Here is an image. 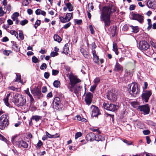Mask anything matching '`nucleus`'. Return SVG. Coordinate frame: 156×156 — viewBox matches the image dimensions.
Returning <instances> with one entry per match:
<instances>
[{
    "mask_svg": "<svg viewBox=\"0 0 156 156\" xmlns=\"http://www.w3.org/2000/svg\"><path fill=\"white\" fill-rule=\"evenodd\" d=\"M97 86H96V85L94 84V86H91L90 89V90L91 92H93L95 90Z\"/></svg>",
    "mask_w": 156,
    "mask_h": 156,
    "instance_id": "052dcab7",
    "label": "nucleus"
},
{
    "mask_svg": "<svg viewBox=\"0 0 156 156\" xmlns=\"http://www.w3.org/2000/svg\"><path fill=\"white\" fill-rule=\"evenodd\" d=\"M69 84L71 85V86L69 88V91L73 92L74 91L73 88H74L75 85L77 83L80 82L81 80L75 76L71 75H69Z\"/></svg>",
    "mask_w": 156,
    "mask_h": 156,
    "instance_id": "20e7f679",
    "label": "nucleus"
},
{
    "mask_svg": "<svg viewBox=\"0 0 156 156\" xmlns=\"http://www.w3.org/2000/svg\"><path fill=\"white\" fill-rule=\"evenodd\" d=\"M124 142L126 143L128 145H130L132 144V142H131L130 141H128L126 140H124Z\"/></svg>",
    "mask_w": 156,
    "mask_h": 156,
    "instance_id": "774afa93",
    "label": "nucleus"
},
{
    "mask_svg": "<svg viewBox=\"0 0 156 156\" xmlns=\"http://www.w3.org/2000/svg\"><path fill=\"white\" fill-rule=\"evenodd\" d=\"M16 75V80H14V82H21V76L20 74L18 73H15Z\"/></svg>",
    "mask_w": 156,
    "mask_h": 156,
    "instance_id": "c756f323",
    "label": "nucleus"
},
{
    "mask_svg": "<svg viewBox=\"0 0 156 156\" xmlns=\"http://www.w3.org/2000/svg\"><path fill=\"white\" fill-rule=\"evenodd\" d=\"M149 44L145 41H140L139 44V48L141 50H146L149 48Z\"/></svg>",
    "mask_w": 156,
    "mask_h": 156,
    "instance_id": "1a4fd4ad",
    "label": "nucleus"
},
{
    "mask_svg": "<svg viewBox=\"0 0 156 156\" xmlns=\"http://www.w3.org/2000/svg\"><path fill=\"white\" fill-rule=\"evenodd\" d=\"M95 134L93 133H90L87 135L86 138L87 141H90L95 140Z\"/></svg>",
    "mask_w": 156,
    "mask_h": 156,
    "instance_id": "a211bd4d",
    "label": "nucleus"
},
{
    "mask_svg": "<svg viewBox=\"0 0 156 156\" xmlns=\"http://www.w3.org/2000/svg\"><path fill=\"white\" fill-rule=\"evenodd\" d=\"M128 29V26L127 24H126L123 26L122 30L123 31H126Z\"/></svg>",
    "mask_w": 156,
    "mask_h": 156,
    "instance_id": "864d4df0",
    "label": "nucleus"
},
{
    "mask_svg": "<svg viewBox=\"0 0 156 156\" xmlns=\"http://www.w3.org/2000/svg\"><path fill=\"white\" fill-rule=\"evenodd\" d=\"M19 35L20 38L21 40H23L24 39V37L23 33L22 32H20L19 33Z\"/></svg>",
    "mask_w": 156,
    "mask_h": 156,
    "instance_id": "bf43d9fd",
    "label": "nucleus"
},
{
    "mask_svg": "<svg viewBox=\"0 0 156 156\" xmlns=\"http://www.w3.org/2000/svg\"><path fill=\"white\" fill-rule=\"evenodd\" d=\"M33 120H35L36 122H38L39 120L41 119V117L39 115L33 116L32 117Z\"/></svg>",
    "mask_w": 156,
    "mask_h": 156,
    "instance_id": "7c9ffc66",
    "label": "nucleus"
},
{
    "mask_svg": "<svg viewBox=\"0 0 156 156\" xmlns=\"http://www.w3.org/2000/svg\"><path fill=\"white\" fill-rule=\"evenodd\" d=\"M73 13H68L66 14L65 17H66L67 19L69 21L70 20L73 18Z\"/></svg>",
    "mask_w": 156,
    "mask_h": 156,
    "instance_id": "c85d7f7f",
    "label": "nucleus"
},
{
    "mask_svg": "<svg viewBox=\"0 0 156 156\" xmlns=\"http://www.w3.org/2000/svg\"><path fill=\"white\" fill-rule=\"evenodd\" d=\"M59 19L60 21L62 23H66L69 21L66 17H64L62 16H60L59 17Z\"/></svg>",
    "mask_w": 156,
    "mask_h": 156,
    "instance_id": "2f4dec72",
    "label": "nucleus"
},
{
    "mask_svg": "<svg viewBox=\"0 0 156 156\" xmlns=\"http://www.w3.org/2000/svg\"><path fill=\"white\" fill-rule=\"evenodd\" d=\"M146 5L149 8L154 9L156 7V2L155 0H148L147 2Z\"/></svg>",
    "mask_w": 156,
    "mask_h": 156,
    "instance_id": "2eb2a0df",
    "label": "nucleus"
},
{
    "mask_svg": "<svg viewBox=\"0 0 156 156\" xmlns=\"http://www.w3.org/2000/svg\"><path fill=\"white\" fill-rule=\"evenodd\" d=\"M4 101L5 105L7 106H9V104L8 102V99L7 98H5L4 99Z\"/></svg>",
    "mask_w": 156,
    "mask_h": 156,
    "instance_id": "4d7b16f0",
    "label": "nucleus"
},
{
    "mask_svg": "<svg viewBox=\"0 0 156 156\" xmlns=\"http://www.w3.org/2000/svg\"><path fill=\"white\" fill-rule=\"evenodd\" d=\"M53 38L55 41L60 42L62 41L61 38L57 34H55L54 37Z\"/></svg>",
    "mask_w": 156,
    "mask_h": 156,
    "instance_id": "bb28decb",
    "label": "nucleus"
},
{
    "mask_svg": "<svg viewBox=\"0 0 156 156\" xmlns=\"http://www.w3.org/2000/svg\"><path fill=\"white\" fill-rule=\"evenodd\" d=\"M59 72L58 70L53 69L52 70V75L54 76H56L58 73Z\"/></svg>",
    "mask_w": 156,
    "mask_h": 156,
    "instance_id": "3c124183",
    "label": "nucleus"
},
{
    "mask_svg": "<svg viewBox=\"0 0 156 156\" xmlns=\"http://www.w3.org/2000/svg\"><path fill=\"white\" fill-rule=\"evenodd\" d=\"M95 140L98 141H102L104 140V137L99 133L96 135H95Z\"/></svg>",
    "mask_w": 156,
    "mask_h": 156,
    "instance_id": "4be33fe9",
    "label": "nucleus"
},
{
    "mask_svg": "<svg viewBox=\"0 0 156 156\" xmlns=\"http://www.w3.org/2000/svg\"><path fill=\"white\" fill-rule=\"evenodd\" d=\"M45 133L48 138H52L56 137H55V135H51L47 131Z\"/></svg>",
    "mask_w": 156,
    "mask_h": 156,
    "instance_id": "a18cd8bd",
    "label": "nucleus"
},
{
    "mask_svg": "<svg viewBox=\"0 0 156 156\" xmlns=\"http://www.w3.org/2000/svg\"><path fill=\"white\" fill-rule=\"evenodd\" d=\"M151 44L152 46L155 49H156V43H155L153 41H151Z\"/></svg>",
    "mask_w": 156,
    "mask_h": 156,
    "instance_id": "69168bd1",
    "label": "nucleus"
},
{
    "mask_svg": "<svg viewBox=\"0 0 156 156\" xmlns=\"http://www.w3.org/2000/svg\"><path fill=\"white\" fill-rule=\"evenodd\" d=\"M11 52L10 51L4 50L3 51V54L6 55H9V53Z\"/></svg>",
    "mask_w": 156,
    "mask_h": 156,
    "instance_id": "0e129e2a",
    "label": "nucleus"
},
{
    "mask_svg": "<svg viewBox=\"0 0 156 156\" xmlns=\"http://www.w3.org/2000/svg\"><path fill=\"white\" fill-rule=\"evenodd\" d=\"M16 144L20 148H27L28 147V144L25 141L23 140L16 141Z\"/></svg>",
    "mask_w": 156,
    "mask_h": 156,
    "instance_id": "dca6fc26",
    "label": "nucleus"
},
{
    "mask_svg": "<svg viewBox=\"0 0 156 156\" xmlns=\"http://www.w3.org/2000/svg\"><path fill=\"white\" fill-rule=\"evenodd\" d=\"M50 76V74L49 73L47 72H46L44 73V77L46 79H48Z\"/></svg>",
    "mask_w": 156,
    "mask_h": 156,
    "instance_id": "e2e57ef3",
    "label": "nucleus"
},
{
    "mask_svg": "<svg viewBox=\"0 0 156 156\" xmlns=\"http://www.w3.org/2000/svg\"><path fill=\"white\" fill-rule=\"evenodd\" d=\"M123 68L122 66L118 62H116L114 70L116 71H119L122 70Z\"/></svg>",
    "mask_w": 156,
    "mask_h": 156,
    "instance_id": "aec40b11",
    "label": "nucleus"
},
{
    "mask_svg": "<svg viewBox=\"0 0 156 156\" xmlns=\"http://www.w3.org/2000/svg\"><path fill=\"white\" fill-rule=\"evenodd\" d=\"M31 91L33 95L38 99H40L42 94L41 89L38 87L34 88L31 90Z\"/></svg>",
    "mask_w": 156,
    "mask_h": 156,
    "instance_id": "0eeeda50",
    "label": "nucleus"
},
{
    "mask_svg": "<svg viewBox=\"0 0 156 156\" xmlns=\"http://www.w3.org/2000/svg\"><path fill=\"white\" fill-rule=\"evenodd\" d=\"M71 24V23L70 22H69L64 25L63 28L66 29L69 27Z\"/></svg>",
    "mask_w": 156,
    "mask_h": 156,
    "instance_id": "13d9d810",
    "label": "nucleus"
},
{
    "mask_svg": "<svg viewBox=\"0 0 156 156\" xmlns=\"http://www.w3.org/2000/svg\"><path fill=\"white\" fill-rule=\"evenodd\" d=\"M100 79L99 77H97L95 78L94 80L95 85H96L97 86L98 84L100 82Z\"/></svg>",
    "mask_w": 156,
    "mask_h": 156,
    "instance_id": "c03bdc74",
    "label": "nucleus"
},
{
    "mask_svg": "<svg viewBox=\"0 0 156 156\" xmlns=\"http://www.w3.org/2000/svg\"><path fill=\"white\" fill-rule=\"evenodd\" d=\"M117 9V7L112 4L103 7L100 18L101 21L104 22L105 27H108L110 25V15L112 12H115Z\"/></svg>",
    "mask_w": 156,
    "mask_h": 156,
    "instance_id": "f257e3e1",
    "label": "nucleus"
},
{
    "mask_svg": "<svg viewBox=\"0 0 156 156\" xmlns=\"http://www.w3.org/2000/svg\"><path fill=\"white\" fill-rule=\"evenodd\" d=\"M19 102L17 103L16 105L18 106H22L25 105L26 102V99L22 95Z\"/></svg>",
    "mask_w": 156,
    "mask_h": 156,
    "instance_id": "f3484780",
    "label": "nucleus"
},
{
    "mask_svg": "<svg viewBox=\"0 0 156 156\" xmlns=\"http://www.w3.org/2000/svg\"><path fill=\"white\" fill-rule=\"evenodd\" d=\"M32 62L34 63L38 62L39 61V60L34 56L32 57Z\"/></svg>",
    "mask_w": 156,
    "mask_h": 156,
    "instance_id": "49530a36",
    "label": "nucleus"
},
{
    "mask_svg": "<svg viewBox=\"0 0 156 156\" xmlns=\"http://www.w3.org/2000/svg\"><path fill=\"white\" fill-rule=\"evenodd\" d=\"M41 23V21L40 20H37L34 24V27L35 29H37V27L39 26Z\"/></svg>",
    "mask_w": 156,
    "mask_h": 156,
    "instance_id": "ea45409f",
    "label": "nucleus"
},
{
    "mask_svg": "<svg viewBox=\"0 0 156 156\" xmlns=\"http://www.w3.org/2000/svg\"><path fill=\"white\" fill-rule=\"evenodd\" d=\"M12 48L16 52H18L20 51V48L18 47V46L16 42L14 41L12 42Z\"/></svg>",
    "mask_w": 156,
    "mask_h": 156,
    "instance_id": "5701e85b",
    "label": "nucleus"
},
{
    "mask_svg": "<svg viewBox=\"0 0 156 156\" xmlns=\"http://www.w3.org/2000/svg\"><path fill=\"white\" fill-rule=\"evenodd\" d=\"M128 89L130 94L134 97H136L140 92V90L136 83H134L129 84Z\"/></svg>",
    "mask_w": 156,
    "mask_h": 156,
    "instance_id": "f03ea898",
    "label": "nucleus"
},
{
    "mask_svg": "<svg viewBox=\"0 0 156 156\" xmlns=\"http://www.w3.org/2000/svg\"><path fill=\"white\" fill-rule=\"evenodd\" d=\"M9 117L8 114L2 115L0 117V129H3L9 124Z\"/></svg>",
    "mask_w": 156,
    "mask_h": 156,
    "instance_id": "7ed1b4c3",
    "label": "nucleus"
},
{
    "mask_svg": "<svg viewBox=\"0 0 156 156\" xmlns=\"http://www.w3.org/2000/svg\"><path fill=\"white\" fill-rule=\"evenodd\" d=\"M94 9V7L93 5V3H89L88 4V11H91L92 10Z\"/></svg>",
    "mask_w": 156,
    "mask_h": 156,
    "instance_id": "58836bf2",
    "label": "nucleus"
},
{
    "mask_svg": "<svg viewBox=\"0 0 156 156\" xmlns=\"http://www.w3.org/2000/svg\"><path fill=\"white\" fill-rule=\"evenodd\" d=\"M21 96V94L18 93L16 94L12 99V102L16 105L17 103L19 102V101L20 100V98Z\"/></svg>",
    "mask_w": 156,
    "mask_h": 156,
    "instance_id": "6ab92c4d",
    "label": "nucleus"
},
{
    "mask_svg": "<svg viewBox=\"0 0 156 156\" xmlns=\"http://www.w3.org/2000/svg\"><path fill=\"white\" fill-rule=\"evenodd\" d=\"M94 60L95 63L98 64L99 57L98 56L96 55L93 56Z\"/></svg>",
    "mask_w": 156,
    "mask_h": 156,
    "instance_id": "37998d69",
    "label": "nucleus"
},
{
    "mask_svg": "<svg viewBox=\"0 0 156 156\" xmlns=\"http://www.w3.org/2000/svg\"><path fill=\"white\" fill-rule=\"evenodd\" d=\"M113 50L115 52L116 55H118L119 52L118 51L117 44L116 43H113Z\"/></svg>",
    "mask_w": 156,
    "mask_h": 156,
    "instance_id": "a878e982",
    "label": "nucleus"
},
{
    "mask_svg": "<svg viewBox=\"0 0 156 156\" xmlns=\"http://www.w3.org/2000/svg\"><path fill=\"white\" fill-rule=\"evenodd\" d=\"M76 117H77L78 120L81 121V122H86L87 121L86 119L82 118L80 115H77Z\"/></svg>",
    "mask_w": 156,
    "mask_h": 156,
    "instance_id": "72a5a7b5",
    "label": "nucleus"
},
{
    "mask_svg": "<svg viewBox=\"0 0 156 156\" xmlns=\"http://www.w3.org/2000/svg\"><path fill=\"white\" fill-rule=\"evenodd\" d=\"M152 94V93L151 90H146L143 91L141 95L142 100L146 102H148Z\"/></svg>",
    "mask_w": 156,
    "mask_h": 156,
    "instance_id": "423d86ee",
    "label": "nucleus"
},
{
    "mask_svg": "<svg viewBox=\"0 0 156 156\" xmlns=\"http://www.w3.org/2000/svg\"><path fill=\"white\" fill-rule=\"evenodd\" d=\"M91 108L92 109V116L94 117H97L100 114V110L98 107L94 105H92Z\"/></svg>",
    "mask_w": 156,
    "mask_h": 156,
    "instance_id": "4468645a",
    "label": "nucleus"
},
{
    "mask_svg": "<svg viewBox=\"0 0 156 156\" xmlns=\"http://www.w3.org/2000/svg\"><path fill=\"white\" fill-rule=\"evenodd\" d=\"M136 7V5H131L129 6V10L130 11H132L134 10Z\"/></svg>",
    "mask_w": 156,
    "mask_h": 156,
    "instance_id": "680f3d73",
    "label": "nucleus"
},
{
    "mask_svg": "<svg viewBox=\"0 0 156 156\" xmlns=\"http://www.w3.org/2000/svg\"><path fill=\"white\" fill-rule=\"evenodd\" d=\"M41 10L40 9H37L35 11V13L37 15H39L41 14Z\"/></svg>",
    "mask_w": 156,
    "mask_h": 156,
    "instance_id": "338daca9",
    "label": "nucleus"
},
{
    "mask_svg": "<svg viewBox=\"0 0 156 156\" xmlns=\"http://www.w3.org/2000/svg\"><path fill=\"white\" fill-rule=\"evenodd\" d=\"M58 55V53L56 52L52 51L51 52L50 55L51 57H54Z\"/></svg>",
    "mask_w": 156,
    "mask_h": 156,
    "instance_id": "5fc2aeb1",
    "label": "nucleus"
},
{
    "mask_svg": "<svg viewBox=\"0 0 156 156\" xmlns=\"http://www.w3.org/2000/svg\"><path fill=\"white\" fill-rule=\"evenodd\" d=\"M9 89L12 90L13 91H19L20 90V88H16L13 86H12L9 87Z\"/></svg>",
    "mask_w": 156,
    "mask_h": 156,
    "instance_id": "e433bc0d",
    "label": "nucleus"
},
{
    "mask_svg": "<svg viewBox=\"0 0 156 156\" xmlns=\"http://www.w3.org/2000/svg\"><path fill=\"white\" fill-rule=\"evenodd\" d=\"M130 27L132 28L133 30L132 32L136 33L138 32V28L137 26L133 27L132 26H130Z\"/></svg>",
    "mask_w": 156,
    "mask_h": 156,
    "instance_id": "473e14b6",
    "label": "nucleus"
},
{
    "mask_svg": "<svg viewBox=\"0 0 156 156\" xmlns=\"http://www.w3.org/2000/svg\"><path fill=\"white\" fill-rule=\"evenodd\" d=\"M53 108L56 110H58L61 105V101L60 98L58 97H56L54 98L52 102Z\"/></svg>",
    "mask_w": 156,
    "mask_h": 156,
    "instance_id": "6e6552de",
    "label": "nucleus"
},
{
    "mask_svg": "<svg viewBox=\"0 0 156 156\" xmlns=\"http://www.w3.org/2000/svg\"><path fill=\"white\" fill-rule=\"evenodd\" d=\"M30 0H22V4L24 6H27L30 3Z\"/></svg>",
    "mask_w": 156,
    "mask_h": 156,
    "instance_id": "79ce46f5",
    "label": "nucleus"
},
{
    "mask_svg": "<svg viewBox=\"0 0 156 156\" xmlns=\"http://www.w3.org/2000/svg\"><path fill=\"white\" fill-rule=\"evenodd\" d=\"M6 10L8 13H9L11 11V7L10 5L9 4L8 5L6 8Z\"/></svg>",
    "mask_w": 156,
    "mask_h": 156,
    "instance_id": "603ef678",
    "label": "nucleus"
},
{
    "mask_svg": "<svg viewBox=\"0 0 156 156\" xmlns=\"http://www.w3.org/2000/svg\"><path fill=\"white\" fill-rule=\"evenodd\" d=\"M19 14L18 12H15L12 16V18L14 21L17 19V17L19 16Z\"/></svg>",
    "mask_w": 156,
    "mask_h": 156,
    "instance_id": "cd10ccee",
    "label": "nucleus"
},
{
    "mask_svg": "<svg viewBox=\"0 0 156 156\" xmlns=\"http://www.w3.org/2000/svg\"><path fill=\"white\" fill-rule=\"evenodd\" d=\"M107 96L108 100L112 101H115L117 98V96L113 92V90H111L107 93Z\"/></svg>",
    "mask_w": 156,
    "mask_h": 156,
    "instance_id": "9d476101",
    "label": "nucleus"
},
{
    "mask_svg": "<svg viewBox=\"0 0 156 156\" xmlns=\"http://www.w3.org/2000/svg\"><path fill=\"white\" fill-rule=\"evenodd\" d=\"M69 44L66 43L64 46L63 51L62 53H64L65 54L67 55L68 54L69 51Z\"/></svg>",
    "mask_w": 156,
    "mask_h": 156,
    "instance_id": "412c9836",
    "label": "nucleus"
},
{
    "mask_svg": "<svg viewBox=\"0 0 156 156\" xmlns=\"http://www.w3.org/2000/svg\"><path fill=\"white\" fill-rule=\"evenodd\" d=\"M93 94L90 92H88L86 94L85 98V102L86 104L90 105L91 103Z\"/></svg>",
    "mask_w": 156,
    "mask_h": 156,
    "instance_id": "ddd939ff",
    "label": "nucleus"
},
{
    "mask_svg": "<svg viewBox=\"0 0 156 156\" xmlns=\"http://www.w3.org/2000/svg\"><path fill=\"white\" fill-rule=\"evenodd\" d=\"M138 109L140 111L143 112L144 115L148 114L149 113L150 108L148 104L139 106Z\"/></svg>",
    "mask_w": 156,
    "mask_h": 156,
    "instance_id": "9b49d317",
    "label": "nucleus"
},
{
    "mask_svg": "<svg viewBox=\"0 0 156 156\" xmlns=\"http://www.w3.org/2000/svg\"><path fill=\"white\" fill-rule=\"evenodd\" d=\"M10 33L12 35H14L16 38L18 39V33L15 30H11L10 31Z\"/></svg>",
    "mask_w": 156,
    "mask_h": 156,
    "instance_id": "c9c22d12",
    "label": "nucleus"
},
{
    "mask_svg": "<svg viewBox=\"0 0 156 156\" xmlns=\"http://www.w3.org/2000/svg\"><path fill=\"white\" fill-rule=\"evenodd\" d=\"M133 18L134 20L138 21L140 23H142L144 22V16L141 14L133 13L132 15Z\"/></svg>",
    "mask_w": 156,
    "mask_h": 156,
    "instance_id": "f8f14e48",
    "label": "nucleus"
},
{
    "mask_svg": "<svg viewBox=\"0 0 156 156\" xmlns=\"http://www.w3.org/2000/svg\"><path fill=\"white\" fill-rule=\"evenodd\" d=\"M47 66L46 64L45 63H43L40 66V69L41 70H44L45 69H46L47 68Z\"/></svg>",
    "mask_w": 156,
    "mask_h": 156,
    "instance_id": "09e8293b",
    "label": "nucleus"
},
{
    "mask_svg": "<svg viewBox=\"0 0 156 156\" xmlns=\"http://www.w3.org/2000/svg\"><path fill=\"white\" fill-rule=\"evenodd\" d=\"M82 136V133L80 132H78L76 133L75 135V139H77L79 137Z\"/></svg>",
    "mask_w": 156,
    "mask_h": 156,
    "instance_id": "de8ad7c7",
    "label": "nucleus"
},
{
    "mask_svg": "<svg viewBox=\"0 0 156 156\" xmlns=\"http://www.w3.org/2000/svg\"><path fill=\"white\" fill-rule=\"evenodd\" d=\"M103 105L105 109L112 112L116 111L119 108L118 105L113 104H108L104 102L103 104Z\"/></svg>",
    "mask_w": 156,
    "mask_h": 156,
    "instance_id": "39448f33",
    "label": "nucleus"
},
{
    "mask_svg": "<svg viewBox=\"0 0 156 156\" xmlns=\"http://www.w3.org/2000/svg\"><path fill=\"white\" fill-rule=\"evenodd\" d=\"M69 11H72L73 10V6L70 3H66L65 5Z\"/></svg>",
    "mask_w": 156,
    "mask_h": 156,
    "instance_id": "393cba45",
    "label": "nucleus"
},
{
    "mask_svg": "<svg viewBox=\"0 0 156 156\" xmlns=\"http://www.w3.org/2000/svg\"><path fill=\"white\" fill-rule=\"evenodd\" d=\"M28 23V21L27 20H22L20 22V24L22 25H25L27 23Z\"/></svg>",
    "mask_w": 156,
    "mask_h": 156,
    "instance_id": "8fccbe9b",
    "label": "nucleus"
},
{
    "mask_svg": "<svg viewBox=\"0 0 156 156\" xmlns=\"http://www.w3.org/2000/svg\"><path fill=\"white\" fill-rule=\"evenodd\" d=\"M82 87L80 86H76L74 87L73 90L74 93L76 95H77L78 93V92L81 90Z\"/></svg>",
    "mask_w": 156,
    "mask_h": 156,
    "instance_id": "b1692460",
    "label": "nucleus"
},
{
    "mask_svg": "<svg viewBox=\"0 0 156 156\" xmlns=\"http://www.w3.org/2000/svg\"><path fill=\"white\" fill-rule=\"evenodd\" d=\"M60 85V82L58 80H55L53 83V85L55 87H58Z\"/></svg>",
    "mask_w": 156,
    "mask_h": 156,
    "instance_id": "f704fd0d",
    "label": "nucleus"
},
{
    "mask_svg": "<svg viewBox=\"0 0 156 156\" xmlns=\"http://www.w3.org/2000/svg\"><path fill=\"white\" fill-rule=\"evenodd\" d=\"M42 145L43 143L40 140H39L38 141V142L37 144L36 148L37 149H39L41 148V146Z\"/></svg>",
    "mask_w": 156,
    "mask_h": 156,
    "instance_id": "a19ab883",
    "label": "nucleus"
},
{
    "mask_svg": "<svg viewBox=\"0 0 156 156\" xmlns=\"http://www.w3.org/2000/svg\"><path fill=\"white\" fill-rule=\"evenodd\" d=\"M89 28L91 34H94V30L92 26V25H90L89 26Z\"/></svg>",
    "mask_w": 156,
    "mask_h": 156,
    "instance_id": "6e6d98bb",
    "label": "nucleus"
},
{
    "mask_svg": "<svg viewBox=\"0 0 156 156\" xmlns=\"http://www.w3.org/2000/svg\"><path fill=\"white\" fill-rule=\"evenodd\" d=\"M147 22L148 26L147 27V29L148 30H149L151 29L152 27L151 20L150 19H147Z\"/></svg>",
    "mask_w": 156,
    "mask_h": 156,
    "instance_id": "4c0bfd02",
    "label": "nucleus"
}]
</instances>
